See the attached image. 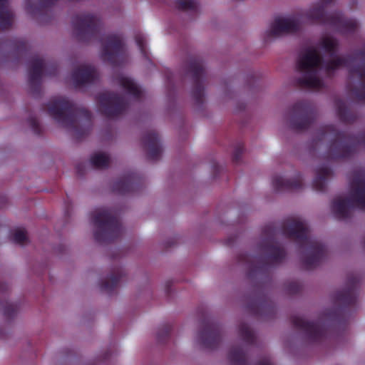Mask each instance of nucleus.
I'll return each instance as SVG.
<instances>
[{
    "label": "nucleus",
    "mask_w": 365,
    "mask_h": 365,
    "mask_svg": "<svg viewBox=\"0 0 365 365\" xmlns=\"http://www.w3.org/2000/svg\"><path fill=\"white\" fill-rule=\"evenodd\" d=\"M95 240L100 243H109L120 238L123 232L122 225L113 211L110 209L100 208L91 215Z\"/></svg>",
    "instance_id": "nucleus-10"
},
{
    "label": "nucleus",
    "mask_w": 365,
    "mask_h": 365,
    "mask_svg": "<svg viewBox=\"0 0 365 365\" xmlns=\"http://www.w3.org/2000/svg\"><path fill=\"white\" fill-rule=\"evenodd\" d=\"M58 68L56 63H52L50 66L49 71H46V74L49 76H55L57 73Z\"/></svg>",
    "instance_id": "nucleus-45"
},
{
    "label": "nucleus",
    "mask_w": 365,
    "mask_h": 365,
    "mask_svg": "<svg viewBox=\"0 0 365 365\" xmlns=\"http://www.w3.org/2000/svg\"><path fill=\"white\" fill-rule=\"evenodd\" d=\"M47 111L62 126L72 128L77 140L87 136L92 128L91 113L64 97H55L46 104Z\"/></svg>",
    "instance_id": "nucleus-1"
},
{
    "label": "nucleus",
    "mask_w": 365,
    "mask_h": 365,
    "mask_svg": "<svg viewBox=\"0 0 365 365\" xmlns=\"http://www.w3.org/2000/svg\"><path fill=\"white\" fill-rule=\"evenodd\" d=\"M300 29L299 21L295 18H276L265 33L266 38L277 37L282 34L295 33Z\"/></svg>",
    "instance_id": "nucleus-19"
},
{
    "label": "nucleus",
    "mask_w": 365,
    "mask_h": 365,
    "mask_svg": "<svg viewBox=\"0 0 365 365\" xmlns=\"http://www.w3.org/2000/svg\"><path fill=\"white\" fill-rule=\"evenodd\" d=\"M333 1L334 0H323L318 3L307 12V19L312 23L331 26L344 34H354L358 28L356 19L345 18L339 11L331 14L325 12L327 5Z\"/></svg>",
    "instance_id": "nucleus-8"
},
{
    "label": "nucleus",
    "mask_w": 365,
    "mask_h": 365,
    "mask_svg": "<svg viewBox=\"0 0 365 365\" xmlns=\"http://www.w3.org/2000/svg\"><path fill=\"white\" fill-rule=\"evenodd\" d=\"M175 5L178 10L182 11L197 12L198 9L197 0H175Z\"/></svg>",
    "instance_id": "nucleus-34"
},
{
    "label": "nucleus",
    "mask_w": 365,
    "mask_h": 365,
    "mask_svg": "<svg viewBox=\"0 0 365 365\" xmlns=\"http://www.w3.org/2000/svg\"><path fill=\"white\" fill-rule=\"evenodd\" d=\"M74 35L80 42H88L98 37L102 27L101 19L95 14L83 13L72 19Z\"/></svg>",
    "instance_id": "nucleus-11"
},
{
    "label": "nucleus",
    "mask_w": 365,
    "mask_h": 365,
    "mask_svg": "<svg viewBox=\"0 0 365 365\" xmlns=\"http://www.w3.org/2000/svg\"><path fill=\"white\" fill-rule=\"evenodd\" d=\"M335 107L337 115L341 121L346 123H351L356 120V114L347 108L346 103L343 100L336 99L335 101Z\"/></svg>",
    "instance_id": "nucleus-27"
},
{
    "label": "nucleus",
    "mask_w": 365,
    "mask_h": 365,
    "mask_svg": "<svg viewBox=\"0 0 365 365\" xmlns=\"http://www.w3.org/2000/svg\"><path fill=\"white\" fill-rule=\"evenodd\" d=\"M244 151V145L242 143H238L235 148L232 155V161L235 163H239L241 160L242 154Z\"/></svg>",
    "instance_id": "nucleus-41"
},
{
    "label": "nucleus",
    "mask_w": 365,
    "mask_h": 365,
    "mask_svg": "<svg viewBox=\"0 0 365 365\" xmlns=\"http://www.w3.org/2000/svg\"><path fill=\"white\" fill-rule=\"evenodd\" d=\"M6 0H0V9L6 4ZM14 21V15L7 10H0V31H6L9 29Z\"/></svg>",
    "instance_id": "nucleus-29"
},
{
    "label": "nucleus",
    "mask_w": 365,
    "mask_h": 365,
    "mask_svg": "<svg viewBox=\"0 0 365 365\" xmlns=\"http://www.w3.org/2000/svg\"><path fill=\"white\" fill-rule=\"evenodd\" d=\"M228 359L232 365H250L247 353L242 346H234L228 353ZM255 365H274L269 356H264Z\"/></svg>",
    "instance_id": "nucleus-22"
},
{
    "label": "nucleus",
    "mask_w": 365,
    "mask_h": 365,
    "mask_svg": "<svg viewBox=\"0 0 365 365\" xmlns=\"http://www.w3.org/2000/svg\"><path fill=\"white\" fill-rule=\"evenodd\" d=\"M286 289L289 294H295L301 292L302 286L299 283L297 282H292L287 285Z\"/></svg>",
    "instance_id": "nucleus-42"
},
{
    "label": "nucleus",
    "mask_w": 365,
    "mask_h": 365,
    "mask_svg": "<svg viewBox=\"0 0 365 365\" xmlns=\"http://www.w3.org/2000/svg\"><path fill=\"white\" fill-rule=\"evenodd\" d=\"M9 288V286L7 284H1V287H0V289L1 292H6L7 291Z\"/></svg>",
    "instance_id": "nucleus-47"
},
{
    "label": "nucleus",
    "mask_w": 365,
    "mask_h": 365,
    "mask_svg": "<svg viewBox=\"0 0 365 365\" xmlns=\"http://www.w3.org/2000/svg\"><path fill=\"white\" fill-rule=\"evenodd\" d=\"M356 61H359V63L349 69L347 89L356 100L365 102V48L356 51L354 56H334L324 64V70L327 75L331 76L340 67L349 66Z\"/></svg>",
    "instance_id": "nucleus-5"
},
{
    "label": "nucleus",
    "mask_w": 365,
    "mask_h": 365,
    "mask_svg": "<svg viewBox=\"0 0 365 365\" xmlns=\"http://www.w3.org/2000/svg\"><path fill=\"white\" fill-rule=\"evenodd\" d=\"M123 275L124 272L122 268H117L113 270L108 279L101 282L100 284L101 290L111 294L117 288Z\"/></svg>",
    "instance_id": "nucleus-26"
},
{
    "label": "nucleus",
    "mask_w": 365,
    "mask_h": 365,
    "mask_svg": "<svg viewBox=\"0 0 365 365\" xmlns=\"http://www.w3.org/2000/svg\"><path fill=\"white\" fill-rule=\"evenodd\" d=\"M12 240L14 242L23 245L28 240L26 232L24 229H16L12 232Z\"/></svg>",
    "instance_id": "nucleus-37"
},
{
    "label": "nucleus",
    "mask_w": 365,
    "mask_h": 365,
    "mask_svg": "<svg viewBox=\"0 0 365 365\" xmlns=\"http://www.w3.org/2000/svg\"><path fill=\"white\" fill-rule=\"evenodd\" d=\"M332 175V170L327 165L319 167L316 170V176L312 182L313 189L319 192L326 190L327 178Z\"/></svg>",
    "instance_id": "nucleus-25"
},
{
    "label": "nucleus",
    "mask_w": 365,
    "mask_h": 365,
    "mask_svg": "<svg viewBox=\"0 0 365 365\" xmlns=\"http://www.w3.org/2000/svg\"><path fill=\"white\" fill-rule=\"evenodd\" d=\"M187 73L191 75L192 80V96L197 105H201L204 100L203 77L205 76L202 59L198 57L190 58L187 66Z\"/></svg>",
    "instance_id": "nucleus-16"
},
{
    "label": "nucleus",
    "mask_w": 365,
    "mask_h": 365,
    "mask_svg": "<svg viewBox=\"0 0 365 365\" xmlns=\"http://www.w3.org/2000/svg\"><path fill=\"white\" fill-rule=\"evenodd\" d=\"M102 58L113 66H120L125 60V45L120 34H108L101 40Z\"/></svg>",
    "instance_id": "nucleus-13"
},
{
    "label": "nucleus",
    "mask_w": 365,
    "mask_h": 365,
    "mask_svg": "<svg viewBox=\"0 0 365 365\" xmlns=\"http://www.w3.org/2000/svg\"><path fill=\"white\" fill-rule=\"evenodd\" d=\"M359 283V279L357 276L349 275L346 287L333 295L334 304L336 308L333 313L329 314V317L338 324L346 322L353 312L356 311Z\"/></svg>",
    "instance_id": "nucleus-9"
},
{
    "label": "nucleus",
    "mask_w": 365,
    "mask_h": 365,
    "mask_svg": "<svg viewBox=\"0 0 365 365\" xmlns=\"http://www.w3.org/2000/svg\"><path fill=\"white\" fill-rule=\"evenodd\" d=\"M327 136L331 138L326 154L329 160L348 159L356 152L360 144L365 145V132L358 135H349L345 131L338 130L333 125L322 127L314 143L317 145Z\"/></svg>",
    "instance_id": "nucleus-4"
},
{
    "label": "nucleus",
    "mask_w": 365,
    "mask_h": 365,
    "mask_svg": "<svg viewBox=\"0 0 365 365\" xmlns=\"http://www.w3.org/2000/svg\"><path fill=\"white\" fill-rule=\"evenodd\" d=\"M138 181V175L134 173H129L113 183V191L120 195L132 192L136 190Z\"/></svg>",
    "instance_id": "nucleus-23"
},
{
    "label": "nucleus",
    "mask_w": 365,
    "mask_h": 365,
    "mask_svg": "<svg viewBox=\"0 0 365 365\" xmlns=\"http://www.w3.org/2000/svg\"><path fill=\"white\" fill-rule=\"evenodd\" d=\"M135 40L143 56L145 59H149V54L146 48L145 36L141 33H138L135 36Z\"/></svg>",
    "instance_id": "nucleus-35"
},
{
    "label": "nucleus",
    "mask_w": 365,
    "mask_h": 365,
    "mask_svg": "<svg viewBox=\"0 0 365 365\" xmlns=\"http://www.w3.org/2000/svg\"><path fill=\"white\" fill-rule=\"evenodd\" d=\"M265 302H261L259 303L253 302L248 304L247 308L253 314L259 315L261 314L260 309L265 307Z\"/></svg>",
    "instance_id": "nucleus-40"
},
{
    "label": "nucleus",
    "mask_w": 365,
    "mask_h": 365,
    "mask_svg": "<svg viewBox=\"0 0 365 365\" xmlns=\"http://www.w3.org/2000/svg\"><path fill=\"white\" fill-rule=\"evenodd\" d=\"M76 170L78 175L83 176L86 170L85 164L83 163H78L76 166Z\"/></svg>",
    "instance_id": "nucleus-44"
},
{
    "label": "nucleus",
    "mask_w": 365,
    "mask_h": 365,
    "mask_svg": "<svg viewBox=\"0 0 365 365\" xmlns=\"http://www.w3.org/2000/svg\"><path fill=\"white\" fill-rule=\"evenodd\" d=\"M217 168H218V166L215 165H214V169L217 170Z\"/></svg>",
    "instance_id": "nucleus-48"
},
{
    "label": "nucleus",
    "mask_w": 365,
    "mask_h": 365,
    "mask_svg": "<svg viewBox=\"0 0 365 365\" xmlns=\"http://www.w3.org/2000/svg\"><path fill=\"white\" fill-rule=\"evenodd\" d=\"M28 123L35 134L40 135L41 133V126L36 117L33 115L29 116L28 118Z\"/></svg>",
    "instance_id": "nucleus-39"
},
{
    "label": "nucleus",
    "mask_w": 365,
    "mask_h": 365,
    "mask_svg": "<svg viewBox=\"0 0 365 365\" xmlns=\"http://www.w3.org/2000/svg\"><path fill=\"white\" fill-rule=\"evenodd\" d=\"M172 326L170 324H165L161 325L157 333V340L159 343H164L168 339Z\"/></svg>",
    "instance_id": "nucleus-36"
},
{
    "label": "nucleus",
    "mask_w": 365,
    "mask_h": 365,
    "mask_svg": "<svg viewBox=\"0 0 365 365\" xmlns=\"http://www.w3.org/2000/svg\"><path fill=\"white\" fill-rule=\"evenodd\" d=\"M363 246H364V247L365 248V238H364V240H363Z\"/></svg>",
    "instance_id": "nucleus-49"
},
{
    "label": "nucleus",
    "mask_w": 365,
    "mask_h": 365,
    "mask_svg": "<svg viewBox=\"0 0 365 365\" xmlns=\"http://www.w3.org/2000/svg\"><path fill=\"white\" fill-rule=\"evenodd\" d=\"M321 46L331 57H334L338 48V41L331 37H324L321 41Z\"/></svg>",
    "instance_id": "nucleus-33"
},
{
    "label": "nucleus",
    "mask_w": 365,
    "mask_h": 365,
    "mask_svg": "<svg viewBox=\"0 0 365 365\" xmlns=\"http://www.w3.org/2000/svg\"><path fill=\"white\" fill-rule=\"evenodd\" d=\"M272 184L276 192L297 190L303 187L302 178L300 174H297L291 180H284L281 176L275 175L272 178Z\"/></svg>",
    "instance_id": "nucleus-24"
},
{
    "label": "nucleus",
    "mask_w": 365,
    "mask_h": 365,
    "mask_svg": "<svg viewBox=\"0 0 365 365\" xmlns=\"http://www.w3.org/2000/svg\"><path fill=\"white\" fill-rule=\"evenodd\" d=\"M277 230L272 224L264 226L262 234L265 238L260 242L259 249L264 256H250L247 253H241L237 257L239 263L247 264L249 269V276L252 272L258 273L266 270L267 267L273 264H279L285 258V251L279 247L275 241Z\"/></svg>",
    "instance_id": "nucleus-3"
},
{
    "label": "nucleus",
    "mask_w": 365,
    "mask_h": 365,
    "mask_svg": "<svg viewBox=\"0 0 365 365\" xmlns=\"http://www.w3.org/2000/svg\"><path fill=\"white\" fill-rule=\"evenodd\" d=\"M282 232L287 237L295 240L301 248L307 249V253L302 259L306 269H312L320 264L326 256V247L319 241L309 237V230L304 221L288 218L283 223Z\"/></svg>",
    "instance_id": "nucleus-2"
},
{
    "label": "nucleus",
    "mask_w": 365,
    "mask_h": 365,
    "mask_svg": "<svg viewBox=\"0 0 365 365\" xmlns=\"http://www.w3.org/2000/svg\"><path fill=\"white\" fill-rule=\"evenodd\" d=\"M91 165L97 169H105L109 166L110 158L103 153H96L91 158Z\"/></svg>",
    "instance_id": "nucleus-31"
},
{
    "label": "nucleus",
    "mask_w": 365,
    "mask_h": 365,
    "mask_svg": "<svg viewBox=\"0 0 365 365\" xmlns=\"http://www.w3.org/2000/svg\"><path fill=\"white\" fill-rule=\"evenodd\" d=\"M351 195L349 198L336 197L331 202V209L334 216L339 220L350 217L354 207L365 210V170H354L351 180Z\"/></svg>",
    "instance_id": "nucleus-6"
},
{
    "label": "nucleus",
    "mask_w": 365,
    "mask_h": 365,
    "mask_svg": "<svg viewBox=\"0 0 365 365\" xmlns=\"http://www.w3.org/2000/svg\"><path fill=\"white\" fill-rule=\"evenodd\" d=\"M76 87L93 83L98 78L96 68L91 65H83L73 70L71 74Z\"/></svg>",
    "instance_id": "nucleus-20"
},
{
    "label": "nucleus",
    "mask_w": 365,
    "mask_h": 365,
    "mask_svg": "<svg viewBox=\"0 0 365 365\" xmlns=\"http://www.w3.org/2000/svg\"><path fill=\"white\" fill-rule=\"evenodd\" d=\"M15 46H16V51L19 54H24L27 51L28 43L26 41H25L24 40L16 41Z\"/></svg>",
    "instance_id": "nucleus-43"
},
{
    "label": "nucleus",
    "mask_w": 365,
    "mask_h": 365,
    "mask_svg": "<svg viewBox=\"0 0 365 365\" xmlns=\"http://www.w3.org/2000/svg\"><path fill=\"white\" fill-rule=\"evenodd\" d=\"M199 343L206 349H214L221 341L220 325L209 317H205L202 321V329L197 335Z\"/></svg>",
    "instance_id": "nucleus-17"
},
{
    "label": "nucleus",
    "mask_w": 365,
    "mask_h": 365,
    "mask_svg": "<svg viewBox=\"0 0 365 365\" xmlns=\"http://www.w3.org/2000/svg\"><path fill=\"white\" fill-rule=\"evenodd\" d=\"M323 63V58L314 47H308L299 56L297 61V70L304 76L297 79V85L301 88L320 90L323 81L318 78V69Z\"/></svg>",
    "instance_id": "nucleus-7"
},
{
    "label": "nucleus",
    "mask_w": 365,
    "mask_h": 365,
    "mask_svg": "<svg viewBox=\"0 0 365 365\" xmlns=\"http://www.w3.org/2000/svg\"><path fill=\"white\" fill-rule=\"evenodd\" d=\"M38 5L34 7L30 2H28L27 10L34 14H42L50 11L57 0H38Z\"/></svg>",
    "instance_id": "nucleus-30"
},
{
    "label": "nucleus",
    "mask_w": 365,
    "mask_h": 365,
    "mask_svg": "<svg viewBox=\"0 0 365 365\" xmlns=\"http://www.w3.org/2000/svg\"><path fill=\"white\" fill-rule=\"evenodd\" d=\"M119 84L133 98L135 99L140 98L141 91L131 78L122 76L119 78Z\"/></svg>",
    "instance_id": "nucleus-28"
},
{
    "label": "nucleus",
    "mask_w": 365,
    "mask_h": 365,
    "mask_svg": "<svg viewBox=\"0 0 365 365\" xmlns=\"http://www.w3.org/2000/svg\"><path fill=\"white\" fill-rule=\"evenodd\" d=\"M290 127L296 131L307 130L316 120L317 113L314 106L309 101H300L295 103L291 110Z\"/></svg>",
    "instance_id": "nucleus-12"
},
{
    "label": "nucleus",
    "mask_w": 365,
    "mask_h": 365,
    "mask_svg": "<svg viewBox=\"0 0 365 365\" xmlns=\"http://www.w3.org/2000/svg\"><path fill=\"white\" fill-rule=\"evenodd\" d=\"M17 312V306L14 304L6 302L3 307V314L7 318H12Z\"/></svg>",
    "instance_id": "nucleus-38"
},
{
    "label": "nucleus",
    "mask_w": 365,
    "mask_h": 365,
    "mask_svg": "<svg viewBox=\"0 0 365 365\" xmlns=\"http://www.w3.org/2000/svg\"><path fill=\"white\" fill-rule=\"evenodd\" d=\"M46 68L43 60L38 56H34L29 61V86L30 92L34 96H38L41 91V78Z\"/></svg>",
    "instance_id": "nucleus-18"
},
{
    "label": "nucleus",
    "mask_w": 365,
    "mask_h": 365,
    "mask_svg": "<svg viewBox=\"0 0 365 365\" xmlns=\"http://www.w3.org/2000/svg\"><path fill=\"white\" fill-rule=\"evenodd\" d=\"M96 101L101 112L109 118L121 115L127 108L125 98L114 92H104L98 95Z\"/></svg>",
    "instance_id": "nucleus-14"
},
{
    "label": "nucleus",
    "mask_w": 365,
    "mask_h": 365,
    "mask_svg": "<svg viewBox=\"0 0 365 365\" xmlns=\"http://www.w3.org/2000/svg\"><path fill=\"white\" fill-rule=\"evenodd\" d=\"M239 334L244 341L249 344H254L256 341L255 333L250 329L245 323H242L239 326Z\"/></svg>",
    "instance_id": "nucleus-32"
},
{
    "label": "nucleus",
    "mask_w": 365,
    "mask_h": 365,
    "mask_svg": "<svg viewBox=\"0 0 365 365\" xmlns=\"http://www.w3.org/2000/svg\"><path fill=\"white\" fill-rule=\"evenodd\" d=\"M142 142L147 151V158L150 160H159L162 153V148L160 145L158 134L153 130L147 132L143 135Z\"/></svg>",
    "instance_id": "nucleus-21"
},
{
    "label": "nucleus",
    "mask_w": 365,
    "mask_h": 365,
    "mask_svg": "<svg viewBox=\"0 0 365 365\" xmlns=\"http://www.w3.org/2000/svg\"><path fill=\"white\" fill-rule=\"evenodd\" d=\"M291 322L295 328L304 334L306 339L309 343H320L326 339L327 329L320 320L310 322L299 316H292Z\"/></svg>",
    "instance_id": "nucleus-15"
},
{
    "label": "nucleus",
    "mask_w": 365,
    "mask_h": 365,
    "mask_svg": "<svg viewBox=\"0 0 365 365\" xmlns=\"http://www.w3.org/2000/svg\"><path fill=\"white\" fill-rule=\"evenodd\" d=\"M7 203V199L5 196L0 195V209L4 207Z\"/></svg>",
    "instance_id": "nucleus-46"
}]
</instances>
